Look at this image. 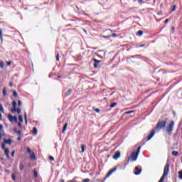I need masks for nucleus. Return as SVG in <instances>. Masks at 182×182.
I'll list each match as a JSON object with an SVG mask.
<instances>
[{"label": "nucleus", "mask_w": 182, "mask_h": 182, "mask_svg": "<svg viewBox=\"0 0 182 182\" xmlns=\"http://www.w3.org/2000/svg\"><path fill=\"white\" fill-rule=\"evenodd\" d=\"M50 160L51 161H53V160H55V158H53V156H50Z\"/></svg>", "instance_id": "nucleus-36"}, {"label": "nucleus", "mask_w": 182, "mask_h": 182, "mask_svg": "<svg viewBox=\"0 0 182 182\" xmlns=\"http://www.w3.org/2000/svg\"><path fill=\"white\" fill-rule=\"evenodd\" d=\"M17 140H21V137H18V138L17 139Z\"/></svg>", "instance_id": "nucleus-50"}, {"label": "nucleus", "mask_w": 182, "mask_h": 182, "mask_svg": "<svg viewBox=\"0 0 182 182\" xmlns=\"http://www.w3.org/2000/svg\"><path fill=\"white\" fill-rule=\"evenodd\" d=\"M14 133H16L18 132V129L16 127L14 129Z\"/></svg>", "instance_id": "nucleus-45"}, {"label": "nucleus", "mask_w": 182, "mask_h": 182, "mask_svg": "<svg viewBox=\"0 0 182 182\" xmlns=\"http://www.w3.org/2000/svg\"><path fill=\"white\" fill-rule=\"evenodd\" d=\"M103 38H105V39H109V38H110V36H103Z\"/></svg>", "instance_id": "nucleus-32"}, {"label": "nucleus", "mask_w": 182, "mask_h": 182, "mask_svg": "<svg viewBox=\"0 0 182 182\" xmlns=\"http://www.w3.org/2000/svg\"><path fill=\"white\" fill-rule=\"evenodd\" d=\"M12 106L14 108L11 109V113H15L16 112V102L15 101L12 102Z\"/></svg>", "instance_id": "nucleus-9"}, {"label": "nucleus", "mask_w": 182, "mask_h": 182, "mask_svg": "<svg viewBox=\"0 0 182 182\" xmlns=\"http://www.w3.org/2000/svg\"><path fill=\"white\" fill-rule=\"evenodd\" d=\"M15 156V151H13L11 153V157H14Z\"/></svg>", "instance_id": "nucleus-35"}, {"label": "nucleus", "mask_w": 182, "mask_h": 182, "mask_svg": "<svg viewBox=\"0 0 182 182\" xmlns=\"http://www.w3.org/2000/svg\"><path fill=\"white\" fill-rule=\"evenodd\" d=\"M0 139H1V134H0Z\"/></svg>", "instance_id": "nucleus-56"}, {"label": "nucleus", "mask_w": 182, "mask_h": 182, "mask_svg": "<svg viewBox=\"0 0 182 182\" xmlns=\"http://www.w3.org/2000/svg\"><path fill=\"white\" fill-rule=\"evenodd\" d=\"M116 106H117V102H113L112 104L110 105L109 107H116Z\"/></svg>", "instance_id": "nucleus-17"}, {"label": "nucleus", "mask_w": 182, "mask_h": 182, "mask_svg": "<svg viewBox=\"0 0 182 182\" xmlns=\"http://www.w3.org/2000/svg\"><path fill=\"white\" fill-rule=\"evenodd\" d=\"M24 119H27V114H26V112L24 113Z\"/></svg>", "instance_id": "nucleus-41"}, {"label": "nucleus", "mask_w": 182, "mask_h": 182, "mask_svg": "<svg viewBox=\"0 0 182 182\" xmlns=\"http://www.w3.org/2000/svg\"><path fill=\"white\" fill-rule=\"evenodd\" d=\"M3 96H6V90L5 88L3 89Z\"/></svg>", "instance_id": "nucleus-22"}, {"label": "nucleus", "mask_w": 182, "mask_h": 182, "mask_svg": "<svg viewBox=\"0 0 182 182\" xmlns=\"http://www.w3.org/2000/svg\"><path fill=\"white\" fill-rule=\"evenodd\" d=\"M2 150L4 151V154L7 159H10L9 156V149L5 146V144H2L1 145Z\"/></svg>", "instance_id": "nucleus-3"}, {"label": "nucleus", "mask_w": 182, "mask_h": 182, "mask_svg": "<svg viewBox=\"0 0 182 182\" xmlns=\"http://www.w3.org/2000/svg\"><path fill=\"white\" fill-rule=\"evenodd\" d=\"M34 177H38V173L36 172H34Z\"/></svg>", "instance_id": "nucleus-46"}, {"label": "nucleus", "mask_w": 182, "mask_h": 182, "mask_svg": "<svg viewBox=\"0 0 182 182\" xmlns=\"http://www.w3.org/2000/svg\"><path fill=\"white\" fill-rule=\"evenodd\" d=\"M2 127H4L2 125H1V129H2Z\"/></svg>", "instance_id": "nucleus-52"}, {"label": "nucleus", "mask_w": 182, "mask_h": 182, "mask_svg": "<svg viewBox=\"0 0 182 182\" xmlns=\"http://www.w3.org/2000/svg\"><path fill=\"white\" fill-rule=\"evenodd\" d=\"M11 61L7 62V66H11Z\"/></svg>", "instance_id": "nucleus-39"}, {"label": "nucleus", "mask_w": 182, "mask_h": 182, "mask_svg": "<svg viewBox=\"0 0 182 182\" xmlns=\"http://www.w3.org/2000/svg\"><path fill=\"white\" fill-rule=\"evenodd\" d=\"M66 129H68V123H65L63 127V133H65L66 132Z\"/></svg>", "instance_id": "nucleus-14"}, {"label": "nucleus", "mask_w": 182, "mask_h": 182, "mask_svg": "<svg viewBox=\"0 0 182 182\" xmlns=\"http://www.w3.org/2000/svg\"><path fill=\"white\" fill-rule=\"evenodd\" d=\"M0 36H1V29H0Z\"/></svg>", "instance_id": "nucleus-54"}, {"label": "nucleus", "mask_w": 182, "mask_h": 182, "mask_svg": "<svg viewBox=\"0 0 182 182\" xmlns=\"http://www.w3.org/2000/svg\"><path fill=\"white\" fill-rule=\"evenodd\" d=\"M1 112L4 113V107L3 106L1 107Z\"/></svg>", "instance_id": "nucleus-37"}, {"label": "nucleus", "mask_w": 182, "mask_h": 182, "mask_svg": "<svg viewBox=\"0 0 182 182\" xmlns=\"http://www.w3.org/2000/svg\"><path fill=\"white\" fill-rule=\"evenodd\" d=\"M120 157V151H117L115 152L114 155L113 156L114 160H117Z\"/></svg>", "instance_id": "nucleus-8"}, {"label": "nucleus", "mask_w": 182, "mask_h": 182, "mask_svg": "<svg viewBox=\"0 0 182 182\" xmlns=\"http://www.w3.org/2000/svg\"><path fill=\"white\" fill-rule=\"evenodd\" d=\"M130 113H133V111H128L126 112L127 114H130Z\"/></svg>", "instance_id": "nucleus-38"}, {"label": "nucleus", "mask_w": 182, "mask_h": 182, "mask_svg": "<svg viewBox=\"0 0 182 182\" xmlns=\"http://www.w3.org/2000/svg\"><path fill=\"white\" fill-rule=\"evenodd\" d=\"M173 130H174V121H171L166 127V132L168 134H171Z\"/></svg>", "instance_id": "nucleus-2"}, {"label": "nucleus", "mask_w": 182, "mask_h": 182, "mask_svg": "<svg viewBox=\"0 0 182 182\" xmlns=\"http://www.w3.org/2000/svg\"><path fill=\"white\" fill-rule=\"evenodd\" d=\"M1 68H4V62H1Z\"/></svg>", "instance_id": "nucleus-43"}, {"label": "nucleus", "mask_w": 182, "mask_h": 182, "mask_svg": "<svg viewBox=\"0 0 182 182\" xmlns=\"http://www.w3.org/2000/svg\"><path fill=\"white\" fill-rule=\"evenodd\" d=\"M140 173H141V168H139L137 166L135 167V172L134 174L136 176H139V174H140Z\"/></svg>", "instance_id": "nucleus-11"}, {"label": "nucleus", "mask_w": 182, "mask_h": 182, "mask_svg": "<svg viewBox=\"0 0 182 182\" xmlns=\"http://www.w3.org/2000/svg\"><path fill=\"white\" fill-rule=\"evenodd\" d=\"M141 149V146H139L136 150H134L133 152L131 153V155L128 157L127 164H129L130 160H132V161H136L137 160L139 154H140Z\"/></svg>", "instance_id": "nucleus-1"}, {"label": "nucleus", "mask_w": 182, "mask_h": 182, "mask_svg": "<svg viewBox=\"0 0 182 182\" xmlns=\"http://www.w3.org/2000/svg\"><path fill=\"white\" fill-rule=\"evenodd\" d=\"M12 178H13V180H15V176L14 175H12Z\"/></svg>", "instance_id": "nucleus-48"}, {"label": "nucleus", "mask_w": 182, "mask_h": 182, "mask_svg": "<svg viewBox=\"0 0 182 182\" xmlns=\"http://www.w3.org/2000/svg\"><path fill=\"white\" fill-rule=\"evenodd\" d=\"M112 36H113V38H116V36H117V35L116 33H113Z\"/></svg>", "instance_id": "nucleus-42"}, {"label": "nucleus", "mask_w": 182, "mask_h": 182, "mask_svg": "<svg viewBox=\"0 0 182 182\" xmlns=\"http://www.w3.org/2000/svg\"><path fill=\"white\" fill-rule=\"evenodd\" d=\"M0 110H1V104H0Z\"/></svg>", "instance_id": "nucleus-55"}, {"label": "nucleus", "mask_w": 182, "mask_h": 182, "mask_svg": "<svg viewBox=\"0 0 182 182\" xmlns=\"http://www.w3.org/2000/svg\"><path fill=\"white\" fill-rule=\"evenodd\" d=\"M174 11H176V5H174L172 9V12H174Z\"/></svg>", "instance_id": "nucleus-34"}, {"label": "nucleus", "mask_w": 182, "mask_h": 182, "mask_svg": "<svg viewBox=\"0 0 182 182\" xmlns=\"http://www.w3.org/2000/svg\"><path fill=\"white\" fill-rule=\"evenodd\" d=\"M23 168H24L23 165V164H21V165H20V170H23Z\"/></svg>", "instance_id": "nucleus-31"}, {"label": "nucleus", "mask_w": 182, "mask_h": 182, "mask_svg": "<svg viewBox=\"0 0 182 182\" xmlns=\"http://www.w3.org/2000/svg\"><path fill=\"white\" fill-rule=\"evenodd\" d=\"M27 153H29V154H31V153H32V150H31V149L28 148Z\"/></svg>", "instance_id": "nucleus-27"}, {"label": "nucleus", "mask_w": 182, "mask_h": 182, "mask_svg": "<svg viewBox=\"0 0 182 182\" xmlns=\"http://www.w3.org/2000/svg\"><path fill=\"white\" fill-rule=\"evenodd\" d=\"M16 112H17L18 114H21V109L20 108H16Z\"/></svg>", "instance_id": "nucleus-23"}, {"label": "nucleus", "mask_w": 182, "mask_h": 182, "mask_svg": "<svg viewBox=\"0 0 182 182\" xmlns=\"http://www.w3.org/2000/svg\"><path fill=\"white\" fill-rule=\"evenodd\" d=\"M95 112H96V113H100V109L97 108V109H95Z\"/></svg>", "instance_id": "nucleus-28"}, {"label": "nucleus", "mask_w": 182, "mask_h": 182, "mask_svg": "<svg viewBox=\"0 0 182 182\" xmlns=\"http://www.w3.org/2000/svg\"><path fill=\"white\" fill-rule=\"evenodd\" d=\"M70 95H72V90H68V92L65 93V97L70 96Z\"/></svg>", "instance_id": "nucleus-13"}, {"label": "nucleus", "mask_w": 182, "mask_h": 182, "mask_svg": "<svg viewBox=\"0 0 182 182\" xmlns=\"http://www.w3.org/2000/svg\"><path fill=\"white\" fill-rule=\"evenodd\" d=\"M100 62L102 61L94 59V68H99V63H100Z\"/></svg>", "instance_id": "nucleus-12"}, {"label": "nucleus", "mask_w": 182, "mask_h": 182, "mask_svg": "<svg viewBox=\"0 0 182 182\" xmlns=\"http://www.w3.org/2000/svg\"><path fill=\"white\" fill-rule=\"evenodd\" d=\"M56 60H59V54H57Z\"/></svg>", "instance_id": "nucleus-40"}, {"label": "nucleus", "mask_w": 182, "mask_h": 182, "mask_svg": "<svg viewBox=\"0 0 182 182\" xmlns=\"http://www.w3.org/2000/svg\"><path fill=\"white\" fill-rule=\"evenodd\" d=\"M33 133L36 135L38 134V129H36V127H34L33 129Z\"/></svg>", "instance_id": "nucleus-18"}, {"label": "nucleus", "mask_w": 182, "mask_h": 182, "mask_svg": "<svg viewBox=\"0 0 182 182\" xmlns=\"http://www.w3.org/2000/svg\"><path fill=\"white\" fill-rule=\"evenodd\" d=\"M17 136H21V131H17L16 132Z\"/></svg>", "instance_id": "nucleus-30"}, {"label": "nucleus", "mask_w": 182, "mask_h": 182, "mask_svg": "<svg viewBox=\"0 0 182 182\" xmlns=\"http://www.w3.org/2000/svg\"><path fill=\"white\" fill-rule=\"evenodd\" d=\"M166 121L159 122L155 128L156 130H159V129H164V127H166Z\"/></svg>", "instance_id": "nucleus-4"}, {"label": "nucleus", "mask_w": 182, "mask_h": 182, "mask_svg": "<svg viewBox=\"0 0 182 182\" xmlns=\"http://www.w3.org/2000/svg\"><path fill=\"white\" fill-rule=\"evenodd\" d=\"M178 174H179V178H181V180H182V171H180L178 172Z\"/></svg>", "instance_id": "nucleus-24"}, {"label": "nucleus", "mask_w": 182, "mask_h": 182, "mask_svg": "<svg viewBox=\"0 0 182 182\" xmlns=\"http://www.w3.org/2000/svg\"><path fill=\"white\" fill-rule=\"evenodd\" d=\"M8 117L11 123H14V122H15L16 123H18V118L16 117H14L11 114H9Z\"/></svg>", "instance_id": "nucleus-5"}, {"label": "nucleus", "mask_w": 182, "mask_h": 182, "mask_svg": "<svg viewBox=\"0 0 182 182\" xmlns=\"http://www.w3.org/2000/svg\"><path fill=\"white\" fill-rule=\"evenodd\" d=\"M1 136H2V133L1 134Z\"/></svg>", "instance_id": "nucleus-57"}, {"label": "nucleus", "mask_w": 182, "mask_h": 182, "mask_svg": "<svg viewBox=\"0 0 182 182\" xmlns=\"http://www.w3.org/2000/svg\"><path fill=\"white\" fill-rule=\"evenodd\" d=\"M116 170H117L116 168H114L109 170L108 171V173H107L106 177H110V176H112V174H113V173H114V171H116Z\"/></svg>", "instance_id": "nucleus-7"}, {"label": "nucleus", "mask_w": 182, "mask_h": 182, "mask_svg": "<svg viewBox=\"0 0 182 182\" xmlns=\"http://www.w3.org/2000/svg\"><path fill=\"white\" fill-rule=\"evenodd\" d=\"M137 35H138V36H141V35H143V31H139L137 32Z\"/></svg>", "instance_id": "nucleus-21"}, {"label": "nucleus", "mask_w": 182, "mask_h": 182, "mask_svg": "<svg viewBox=\"0 0 182 182\" xmlns=\"http://www.w3.org/2000/svg\"><path fill=\"white\" fill-rule=\"evenodd\" d=\"M9 85H10V86H12L13 85H12V83H10Z\"/></svg>", "instance_id": "nucleus-51"}, {"label": "nucleus", "mask_w": 182, "mask_h": 182, "mask_svg": "<svg viewBox=\"0 0 182 182\" xmlns=\"http://www.w3.org/2000/svg\"><path fill=\"white\" fill-rule=\"evenodd\" d=\"M13 96H14L15 97H16V96H18V93L16 92V91H14Z\"/></svg>", "instance_id": "nucleus-25"}, {"label": "nucleus", "mask_w": 182, "mask_h": 182, "mask_svg": "<svg viewBox=\"0 0 182 182\" xmlns=\"http://www.w3.org/2000/svg\"><path fill=\"white\" fill-rule=\"evenodd\" d=\"M167 22H168V19L165 20V23H167Z\"/></svg>", "instance_id": "nucleus-47"}, {"label": "nucleus", "mask_w": 182, "mask_h": 182, "mask_svg": "<svg viewBox=\"0 0 182 182\" xmlns=\"http://www.w3.org/2000/svg\"><path fill=\"white\" fill-rule=\"evenodd\" d=\"M18 120L20 123H22V122H23V118L22 117V115H19Z\"/></svg>", "instance_id": "nucleus-20"}, {"label": "nucleus", "mask_w": 182, "mask_h": 182, "mask_svg": "<svg viewBox=\"0 0 182 182\" xmlns=\"http://www.w3.org/2000/svg\"><path fill=\"white\" fill-rule=\"evenodd\" d=\"M18 106H22V102L21 100H18Z\"/></svg>", "instance_id": "nucleus-29"}, {"label": "nucleus", "mask_w": 182, "mask_h": 182, "mask_svg": "<svg viewBox=\"0 0 182 182\" xmlns=\"http://www.w3.org/2000/svg\"><path fill=\"white\" fill-rule=\"evenodd\" d=\"M3 144H4V146L6 144H9L11 146V144H12V139H4V143Z\"/></svg>", "instance_id": "nucleus-10"}, {"label": "nucleus", "mask_w": 182, "mask_h": 182, "mask_svg": "<svg viewBox=\"0 0 182 182\" xmlns=\"http://www.w3.org/2000/svg\"><path fill=\"white\" fill-rule=\"evenodd\" d=\"M139 46H140V48H143V46H144V44H142V45H141Z\"/></svg>", "instance_id": "nucleus-49"}, {"label": "nucleus", "mask_w": 182, "mask_h": 182, "mask_svg": "<svg viewBox=\"0 0 182 182\" xmlns=\"http://www.w3.org/2000/svg\"><path fill=\"white\" fill-rule=\"evenodd\" d=\"M31 160H36V156L35 155L34 153H32L31 155Z\"/></svg>", "instance_id": "nucleus-15"}, {"label": "nucleus", "mask_w": 182, "mask_h": 182, "mask_svg": "<svg viewBox=\"0 0 182 182\" xmlns=\"http://www.w3.org/2000/svg\"><path fill=\"white\" fill-rule=\"evenodd\" d=\"M86 149V146L85 145H81V153H85V150Z\"/></svg>", "instance_id": "nucleus-16"}, {"label": "nucleus", "mask_w": 182, "mask_h": 182, "mask_svg": "<svg viewBox=\"0 0 182 182\" xmlns=\"http://www.w3.org/2000/svg\"><path fill=\"white\" fill-rule=\"evenodd\" d=\"M0 120H1V112H0Z\"/></svg>", "instance_id": "nucleus-53"}, {"label": "nucleus", "mask_w": 182, "mask_h": 182, "mask_svg": "<svg viewBox=\"0 0 182 182\" xmlns=\"http://www.w3.org/2000/svg\"><path fill=\"white\" fill-rule=\"evenodd\" d=\"M26 124H28V119H24Z\"/></svg>", "instance_id": "nucleus-44"}, {"label": "nucleus", "mask_w": 182, "mask_h": 182, "mask_svg": "<svg viewBox=\"0 0 182 182\" xmlns=\"http://www.w3.org/2000/svg\"><path fill=\"white\" fill-rule=\"evenodd\" d=\"M82 182H90V179L85 178V179L82 180Z\"/></svg>", "instance_id": "nucleus-26"}, {"label": "nucleus", "mask_w": 182, "mask_h": 182, "mask_svg": "<svg viewBox=\"0 0 182 182\" xmlns=\"http://www.w3.org/2000/svg\"><path fill=\"white\" fill-rule=\"evenodd\" d=\"M154 134H156V129H153L151 132L148 135V141L151 140L153 137H154Z\"/></svg>", "instance_id": "nucleus-6"}, {"label": "nucleus", "mask_w": 182, "mask_h": 182, "mask_svg": "<svg viewBox=\"0 0 182 182\" xmlns=\"http://www.w3.org/2000/svg\"><path fill=\"white\" fill-rule=\"evenodd\" d=\"M178 151H172V156H178Z\"/></svg>", "instance_id": "nucleus-19"}, {"label": "nucleus", "mask_w": 182, "mask_h": 182, "mask_svg": "<svg viewBox=\"0 0 182 182\" xmlns=\"http://www.w3.org/2000/svg\"><path fill=\"white\" fill-rule=\"evenodd\" d=\"M18 127H20L21 129L22 128V124L21 122L18 123Z\"/></svg>", "instance_id": "nucleus-33"}]
</instances>
